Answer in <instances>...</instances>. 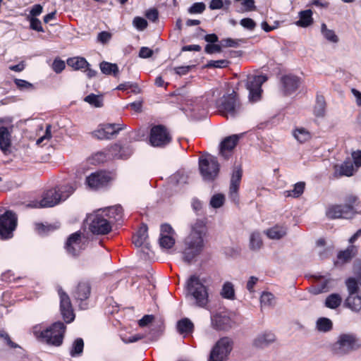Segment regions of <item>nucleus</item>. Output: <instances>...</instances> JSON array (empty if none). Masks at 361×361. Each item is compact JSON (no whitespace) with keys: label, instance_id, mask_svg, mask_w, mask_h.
<instances>
[{"label":"nucleus","instance_id":"f257e3e1","mask_svg":"<svg viewBox=\"0 0 361 361\" xmlns=\"http://www.w3.org/2000/svg\"><path fill=\"white\" fill-rule=\"evenodd\" d=\"M207 233L205 223L202 220H197L191 225L190 233L183 241L182 255L183 259L190 263L202 252L204 247V238Z\"/></svg>","mask_w":361,"mask_h":361},{"label":"nucleus","instance_id":"f03ea898","mask_svg":"<svg viewBox=\"0 0 361 361\" xmlns=\"http://www.w3.org/2000/svg\"><path fill=\"white\" fill-rule=\"evenodd\" d=\"M123 209L121 206L109 207L107 210H98L87 216L86 223L93 234L105 235L111 231L113 221L121 218Z\"/></svg>","mask_w":361,"mask_h":361},{"label":"nucleus","instance_id":"7ed1b4c3","mask_svg":"<svg viewBox=\"0 0 361 361\" xmlns=\"http://www.w3.org/2000/svg\"><path fill=\"white\" fill-rule=\"evenodd\" d=\"M76 188V184L73 183L49 189L43 193L41 200L33 202L29 204L28 206L35 208L54 207L60 202L65 201L73 193Z\"/></svg>","mask_w":361,"mask_h":361},{"label":"nucleus","instance_id":"20e7f679","mask_svg":"<svg viewBox=\"0 0 361 361\" xmlns=\"http://www.w3.org/2000/svg\"><path fill=\"white\" fill-rule=\"evenodd\" d=\"M187 295L194 305L200 308H207L209 304V288L200 277L192 275L186 282Z\"/></svg>","mask_w":361,"mask_h":361},{"label":"nucleus","instance_id":"39448f33","mask_svg":"<svg viewBox=\"0 0 361 361\" xmlns=\"http://www.w3.org/2000/svg\"><path fill=\"white\" fill-rule=\"evenodd\" d=\"M66 326L61 322L54 323L45 330L40 331L39 327L35 326L33 333L37 338H41L47 343L55 346H60L63 340Z\"/></svg>","mask_w":361,"mask_h":361},{"label":"nucleus","instance_id":"423d86ee","mask_svg":"<svg viewBox=\"0 0 361 361\" xmlns=\"http://www.w3.org/2000/svg\"><path fill=\"white\" fill-rule=\"evenodd\" d=\"M216 105L221 114L226 117H235L241 109V104L234 92L221 97Z\"/></svg>","mask_w":361,"mask_h":361},{"label":"nucleus","instance_id":"0eeeda50","mask_svg":"<svg viewBox=\"0 0 361 361\" xmlns=\"http://www.w3.org/2000/svg\"><path fill=\"white\" fill-rule=\"evenodd\" d=\"M199 169L204 180H213L219 171V164L215 157L204 156L199 159Z\"/></svg>","mask_w":361,"mask_h":361},{"label":"nucleus","instance_id":"6e6552de","mask_svg":"<svg viewBox=\"0 0 361 361\" xmlns=\"http://www.w3.org/2000/svg\"><path fill=\"white\" fill-rule=\"evenodd\" d=\"M360 346L359 340L354 334H342L338 337L334 350L336 354L343 355L355 350Z\"/></svg>","mask_w":361,"mask_h":361},{"label":"nucleus","instance_id":"1a4fd4ad","mask_svg":"<svg viewBox=\"0 0 361 361\" xmlns=\"http://www.w3.org/2000/svg\"><path fill=\"white\" fill-rule=\"evenodd\" d=\"M233 341L231 338H220L213 347L208 361H226L233 349Z\"/></svg>","mask_w":361,"mask_h":361},{"label":"nucleus","instance_id":"9d476101","mask_svg":"<svg viewBox=\"0 0 361 361\" xmlns=\"http://www.w3.org/2000/svg\"><path fill=\"white\" fill-rule=\"evenodd\" d=\"M360 212L357 211L355 208H353L349 205L344 204H331L326 209V215L331 219H350Z\"/></svg>","mask_w":361,"mask_h":361},{"label":"nucleus","instance_id":"9b49d317","mask_svg":"<svg viewBox=\"0 0 361 361\" xmlns=\"http://www.w3.org/2000/svg\"><path fill=\"white\" fill-rule=\"evenodd\" d=\"M17 226L16 215L11 211H6L0 216V238L8 239L13 236Z\"/></svg>","mask_w":361,"mask_h":361},{"label":"nucleus","instance_id":"f8f14e48","mask_svg":"<svg viewBox=\"0 0 361 361\" xmlns=\"http://www.w3.org/2000/svg\"><path fill=\"white\" fill-rule=\"evenodd\" d=\"M267 80V76L248 75L246 81V87L249 91V99L251 102H257L261 97L262 85Z\"/></svg>","mask_w":361,"mask_h":361},{"label":"nucleus","instance_id":"ddd939ff","mask_svg":"<svg viewBox=\"0 0 361 361\" xmlns=\"http://www.w3.org/2000/svg\"><path fill=\"white\" fill-rule=\"evenodd\" d=\"M171 141V137L166 128L161 125L155 126L151 129L149 142L154 147H162Z\"/></svg>","mask_w":361,"mask_h":361},{"label":"nucleus","instance_id":"4468645a","mask_svg":"<svg viewBox=\"0 0 361 361\" xmlns=\"http://www.w3.org/2000/svg\"><path fill=\"white\" fill-rule=\"evenodd\" d=\"M58 293L60 298V310L62 317L66 323H70L75 319L70 298L61 288L58 289Z\"/></svg>","mask_w":361,"mask_h":361},{"label":"nucleus","instance_id":"2eb2a0df","mask_svg":"<svg viewBox=\"0 0 361 361\" xmlns=\"http://www.w3.org/2000/svg\"><path fill=\"white\" fill-rule=\"evenodd\" d=\"M123 127L124 125L116 123L103 124L93 132V135L99 140L111 139L114 135L118 134Z\"/></svg>","mask_w":361,"mask_h":361},{"label":"nucleus","instance_id":"dca6fc26","mask_svg":"<svg viewBox=\"0 0 361 361\" xmlns=\"http://www.w3.org/2000/svg\"><path fill=\"white\" fill-rule=\"evenodd\" d=\"M65 248L67 252L72 255L76 256L85 248V243L81 238V233L75 232L71 234L68 238Z\"/></svg>","mask_w":361,"mask_h":361},{"label":"nucleus","instance_id":"f3484780","mask_svg":"<svg viewBox=\"0 0 361 361\" xmlns=\"http://www.w3.org/2000/svg\"><path fill=\"white\" fill-rule=\"evenodd\" d=\"M110 180V176L108 173L103 171L92 173L87 177L86 183L92 189H98L106 185Z\"/></svg>","mask_w":361,"mask_h":361},{"label":"nucleus","instance_id":"a211bd4d","mask_svg":"<svg viewBox=\"0 0 361 361\" xmlns=\"http://www.w3.org/2000/svg\"><path fill=\"white\" fill-rule=\"evenodd\" d=\"M242 169L240 167H236L234 169L231 176L229 188V197L233 202H236L238 200V191L242 178Z\"/></svg>","mask_w":361,"mask_h":361},{"label":"nucleus","instance_id":"6ab92c4d","mask_svg":"<svg viewBox=\"0 0 361 361\" xmlns=\"http://www.w3.org/2000/svg\"><path fill=\"white\" fill-rule=\"evenodd\" d=\"M133 152V149L130 145H120L115 144L110 146L109 155L115 159H126L129 158Z\"/></svg>","mask_w":361,"mask_h":361},{"label":"nucleus","instance_id":"aec40b11","mask_svg":"<svg viewBox=\"0 0 361 361\" xmlns=\"http://www.w3.org/2000/svg\"><path fill=\"white\" fill-rule=\"evenodd\" d=\"M212 325L219 330H226L231 326V319L224 312L216 313L211 316Z\"/></svg>","mask_w":361,"mask_h":361},{"label":"nucleus","instance_id":"412c9836","mask_svg":"<svg viewBox=\"0 0 361 361\" xmlns=\"http://www.w3.org/2000/svg\"><path fill=\"white\" fill-rule=\"evenodd\" d=\"M357 253V247L350 245L345 250L340 251L337 255V259L335 261L336 266H341L349 262Z\"/></svg>","mask_w":361,"mask_h":361},{"label":"nucleus","instance_id":"4be33fe9","mask_svg":"<svg viewBox=\"0 0 361 361\" xmlns=\"http://www.w3.org/2000/svg\"><path fill=\"white\" fill-rule=\"evenodd\" d=\"M240 136L238 135H233L226 137L220 144V154L225 159L229 156V153L237 145Z\"/></svg>","mask_w":361,"mask_h":361},{"label":"nucleus","instance_id":"5701e85b","mask_svg":"<svg viewBox=\"0 0 361 361\" xmlns=\"http://www.w3.org/2000/svg\"><path fill=\"white\" fill-rule=\"evenodd\" d=\"M147 226L146 224H142L137 233L133 236V243L136 247H144L149 249V244L147 242Z\"/></svg>","mask_w":361,"mask_h":361},{"label":"nucleus","instance_id":"b1692460","mask_svg":"<svg viewBox=\"0 0 361 361\" xmlns=\"http://www.w3.org/2000/svg\"><path fill=\"white\" fill-rule=\"evenodd\" d=\"M283 91L286 94H290L298 87L299 78L294 75H286L281 79Z\"/></svg>","mask_w":361,"mask_h":361},{"label":"nucleus","instance_id":"393cba45","mask_svg":"<svg viewBox=\"0 0 361 361\" xmlns=\"http://www.w3.org/2000/svg\"><path fill=\"white\" fill-rule=\"evenodd\" d=\"M11 145V131L5 126L0 127V149L4 153L9 151Z\"/></svg>","mask_w":361,"mask_h":361},{"label":"nucleus","instance_id":"a878e982","mask_svg":"<svg viewBox=\"0 0 361 361\" xmlns=\"http://www.w3.org/2000/svg\"><path fill=\"white\" fill-rule=\"evenodd\" d=\"M275 335L270 331H265L258 335L254 340V345L257 348H264L275 341Z\"/></svg>","mask_w":361,"mask_h":361},{"label":"nucleus","instance_id":"bb28decb","mask_svg":"<svg viewBox=\"0 0 361 361\" xmlns=\"http://www.w3.org/2000/svg\"><path fill=\"white\" fill-rule=\"evenodd\" d=\"M335 170L336 173H338L339 176H351L357 171L350 159L345 160L341 165H336Z\"/></svg>","mask_w":361,"mask_h":361},{"label":"nucleus","instance_id":"cd10ccee","mask_svg":"<svg viewBox=\"0 0 361 361\" xmlns=\"http://www.w3.org/2000/svg\"><path fill=\"white\" fill-rule=\"evenodd\" d=\"M90 286L87 282H80L74 292L76 300L83 301L87 300L90 295Z\"/></svg>","mask_w":361,"mask_h":361},{"label":"nucleus","instance_id":"c85d7f7f","mask_svg":"<svg viewBox=\"0 0 361 361\" xmlns=\"http://www.w3.org/2000/svg\"><path fill=\"white\" fill-rule=\"evenodd\" d=\"M287 233V228L283 226L276 225L265 231V234L270 239L279 240Z\"/></svg>","mask_w":361,"mask_h":361},{"label":"nucleus","instance_id":"c756f323","mask_svg":"<svg viewBox=\"0 0 361 361\" xmlns=\"http://www.w3.org/2000/svg\"><path fill=\"white\" fill-rule=\"evenodd\" d=\"M345 306L354 312H359L361 310V294L348 295L345 300Z\"/></svg>","mask_w":361,"mask_h":361},{"label":"nucleus","instance_id":"7c9ffc66","mask_svg":"<svg viewBox=\"0 0 361 361\" xmlns=\"http://www.w3.org/2000/svg\"><path fill=\"white\" fill-rule=\"evenodd\" d=\"M299 17L300 19L296 22V25L300 27H306L313 23L312 11L310 9L301 11L299 13Z\"/></svg>","mask_w":361,"mask_h":361},{"label":"nucleus","instance_id":"2f4dec72","mask_svg":"<svg viewBox=\"0 0 361 361\" xmlns=\"http://www.w3.org/2000/svg\"><path fill=\"white\" fill-rule=\"evenodd\" d=\"M67 64L75 71L81 70L90 66L89 63L85 58L79 56L68 59L67 60Z\"/></svg>","mask_w":361,"mask_h":361},{"label":"nucleus","instance_id":"473e14b6","mask_svg":"<svg viewBox=\"0 0 361 361\" xmlns=\"http://www.w3.org/2000/svg\"><path fill=\"white\" fill-rule=\"evenodd\" d=\"M101 71L105 75H114L116 76L118 73V67L116 63L102 61L99 64Z\"/></svg>","mask_w":361,"mask_h":361},{"label":"nucleus","instance_id":"72a5a7b5","mask_svg":"<svg viewBox=\"0 0 361 361\" xmlns=\"http://www.w3.org/2000/svg\"><path fill=\"white\" fill-rule=\"evenodd\" d=\"M305 187V182H298L294 185L293 189L290 190H286L284 195L286 197H298L304 192Z\"/></svg>","mask_w":361,"mask_h":361},{"label":"nucleus","instance_id":"f704fd0d","mask_svg":"<svg viewBox=\"0 0 361 361\" xmlns=\"http://www.w3.org/2000/svg\"><path fill=\"white\" fill-rule=\"evenodd\" d=\"M333 323L326 317H321L317 320L316 328L319 331L327 332L332 329Z\"/></svg>","mask_w":361,"mask_h":361},{"label":"nucleus","instance_id":"c9c22d12","mask_svg":"<svg viewBox=\"0 0 361 361\" xmlns=\"http://www.w3.org/2000/svg\"><path fill=\"white\" fill-rule=\"evenodd\" d=\"M84 348V341L82 338H76L70 349V355L71 357H77L81 355Z\"/></svg>","mask_w":361,"mask_h":361},{"label":"nucleus","instance_id":"e433bc0d","mask_svg":"<svg viewBox=\"0 0 361 361\" xmlns=\"http://www.w3.org/2000/svg\"><path fill=\"white\" fill-rule=\"evenodd\" d=\"M193 324L187 318L180 320L177 324V329L180 334H188L193 330Z\"/></svg>","mask_w":361,"mask_h":361},{"label":"nucleus","instance_id":"4c0bfd02","mask_svg":"<svg viewBox=\"0 0 361 361\" xmlns=\"http://www.w3.org/2000/svg\"><path fill=\"white\" fill-rule=\"evenodd\" d=\"M341 301L342 299L340 295L333 293L326 298L325 305L330 309H336L341 305Z\"/></svg>","mask_w":361,"mask_h":361},{"label":"nucleus","instance_id":"58836bf2","mask_svg":"<svg viewBox=\"0 0 361 361\" xmlns=\"http://www.w3.org/2000/svg\"><path fill=\"white\" fill-rule=\"evenodd\" d=\"M221 295L224 298L233 300L235 298V290L233 285L231 282H226L222 287Z\"/></svg>","mask_w":361,"mask_h":361},{"label":"nucleus","instance_id":"ea45409f","mask_svg":"<svg viewBox=\"0 0 361 361\" xmlns=\"http://www.w3.org/2000/svg\"><path fill=\"white\" fill-rule=\"evenodd\" d=\"M262 245L261 235L259 232H253L250 237V247L252 250H259Z\"/></svg>","mask_w":361,"mask_h":361},{"label":"nucleus","instance_id":"a19ab883","mask_svg":"<svg viewBox=\"0 0 361 361\" xmlns=\"http://www.w3.org/2000/svg\"><path fill=\"white\" fill-rule=\"evenodd\" d=\"M321 32L325 39L328 41L333 43H337L338 42V37L335 34L334 31L333 30L328 29L325 23L322 24Z\"/></svg>","mask_w":361,"mask_h":361},{"label":"nucleus","instance_id":"79ce46f5","mask_svg":"<svg viewBox=\"0 0 361 361\" xmlns=\"http://www.w3.org/2000/svg\"><path fill=\"white\" fill-rule=\"evenodd\" d=\"M293 136L300 143L307 142L311 137L310 132L302 128H297L293 132Z\"/></svg>","mask_w":361,"mask_h":361},{"label":"nucleus","instance_id":"37998d69","mask_svg":"<svg viewBox=\"0 0 361 361\" xmlns=\"http://www.w3.org/2000/svg\"><path fill=\"white\" fill-rule=\"evenodd\" d=\"M262 307H273L275 305V297L269 292H263L260 297Z\"/></svg>","mask_w":361,"mask_h":361},{"label":"nucleus","instance_id":"c03bdc74","mask_svg":"<svg viewBox=\"0 0 361 361\" xmlns=\"http://www.w3.org/2000/svg\"><path fill=\"white\" fill-rule=\"evenodd\" d=\"M326 108V102L323 96H317L314 109V114L317 116H323Z\"/></svg>","mask_w":361,"mask_h":361},{"label":"nucleus","instance_id":"a18cd8bd","mask_svg":"<svg viewBox=\"0 0 361 361\" xmlns=\"http://www.w3.org/2000/svg\"><path fill=\"white\" fill-rule=\"evenodd\" d=\"M84 101L97 108L102 107L103 106L102 95L90 94L85 97Z\"/></svg>","mask_w":361,"mask_h":361},{"label":"nucleus","instance_id":"49530a36","mask_svg":"<svg viewBox=\"0 0 361 361\" xmlns=\"http://www.w3.org/2000/svg\"><path fill=\"white\" fill-rule=\"evenodd\" d=\"M345 284L347 286L348 295H360V290L357 286L356 280L353 278H349L346 280Z\"/></svg>","mask_w":361,"mask_h":361},{"label":"nucleus","instance_id":"de8ad7c7","mask_svg":"<svg viewBox=\"0 0 361 361\" xmlns=\"http://www.w3.org/2000/svg\"><path fill=\"white\" fill-rule=\"evenodd\" d=\"M110 152V147L104 149L103 151L99 152L96 153L92 159L94 160L97 163H102L107 160H111L115 159L114 157H111L109 155Z\"/></svg>","mask_w":361,"mask_h":361},{"label":"nucleus","instance_id":"09e8293b","mask_svg":"<svg viewBox=\"0 0 361 361\" xmlns=\"http://www.w3.org/2000/svg\"><path fill=\"white\" fill-rule=\"evenodd\" d=\"M159 243L162 249L168 250L174 245L175 240L172 235H164L160 236Z\"/></svg>","mask_w":361,"mask_h":361},{"label":"nucleus","instance_id":"8fccbe9b","mask_svg":"<svg viewBox=\"0 0 361 361\" xmlns=\"http://www.w3.org/2000/svg\"><path fill=\"white\" fill-rule=\"evenodd\" d=\"M225 201V197L223 194L214 195L210 200V205L215 209L221 207Z\"/></svg>","mask_w":361,"mask_h":361},{"label":"nucleus","instance_id":"3c124183","mask_svg":"<svg viewBox=\"0 0 361 361\" xmlns=\"http://www.w3.org/2000/svg\"><path fill=\"white\" fill-rule=\"evenodd\" d=\"M27 19L30 22V27L32 30L37 31V32H44V30L42 26V23L38 18L27 16Z\"/></svg>","mask_w":361,"mask_h":361},{"label":"nucleus","instance_id":"603ef678","mask_svg":"<svg viewBox=\"0 0 361 361\" xmlns=\"http://www.w3.org/2000/svg\"><path fill=\"white\" fill-rule=\"evenodd\" d=\"M229 61L225 59L213 61L211 60L207 62L206 67L207 68H226L228 66Z\"/></svg>","mask_w":361,"mask_h":361},{"label":"nucleus","instance_id":"864d4df0","mask_svg":"<svg viewBox=\"0 0 361 361\" xmlns=\"http://www.w3.org/2000/svg\"><path fill=\"white\" fill-rule=\"evenodd\" d=\"M14 83L16 84L17 87L20 90L34 89L33 85L25 80L16 78L14 80Z\"/></svg>","mask_w":361,"mask_h":361},{"label":"nucleus","instance_id":"5fc2aeb1","mask_svg":"<svg viewBox=\"0 0 361 361\" xmlns=\"http://www.w3.org/2000/svg\"><path fill=\"white\" fill-rule=\"evenodd\" d=\"M206 6L202 2H197L193 4L188 9V12L191 14L202 13L205 10Z\"/></svg>","mask_w":361,"mask_h":361},{"label":"nucleus","instance_id":"6e6d98bb","mask_svg":"<svg viewBox=\"0 0 361 361\" xmlns=\"http://www.w3.org/2000/svg\"><path fill=\"white\" fill-rule=\"evenodd\" d=\"M0 338L10 348H19V345L13 342L9 335L4 331H0Z\"/></svg>","mask_w":361,"mask_h":361},{"label":"nucleus","instance_id":"4d7b16f0","mask_svg":"<svg viewBox=\"0 0 361 361\" xmlns=\"http://www.w3.org/2000/svg\"><path fill=\"white\" fill-rule=\"evenodd\" d=\"M240 24L245 29L252 31L256 27L255 22L250 18H243L240 21Z\"/></svg>","mask_w":361,"mask_h":361},{"label":"nucleus","instance_id":"13d9d810","mask_svg":"<svg viewBox=\"0 0 361 361\" xmlns=\"http://www.w3.org/2000/svg\"><path fill=\"white\" fill-rule=\"evenodd\" d=\"M133 25L134 26L139 30H145L147 26V20L141 17H135L133 19Z\"/></svg>","mask_w":361,"mask_h":361},{"label":"nucleus","instance_id":"bf43d9fd","mask_svg":"<svg viewBox=\"0 0 361 361\" xmlns=\"http://www.w3.org/2000/svg\"><path fill=\"white\" fill-rule=\"evenodd\" d=\"M35 229L37 232L40 234H46L50 231L54 230V227L51 225H44L43 224H36Z\"/></svg>","mask_w":361,"mask_h":361},{"label":"nucleus","instance_id":"052dcab7","mask_svg":"<svg viewBox=\"0 0 361 361\" xmlns=\"http://www.w3.org/2000/svg\"><path fill=\"white\" fill-rule=\"evenodd\" d=\"M204 51L206 53L209 54H212L214 53H220L221 51V45L215 44H208L206 45L204 48Z\"/></svg>","mask_w":361,"mask_h":361},{"label":"nucleus","instance_id":"680f3d73","mask_svg":"<svg viewBox=\"0 0 361 361\" xmlns=\"http://www.w3.org/2000/svg\"><path fill=\"white\" fill-rule=\"evenodd\" d=\"M65 67V62L61 59H56L52 63V68L56 73H61Z\"/></svg>","mask_w":361,"mask_h":361},{"label":"nucleus","instance_id":"e2e57ef3","mask_svg":"<svg viewBox=\"0 0 361 361\" xmlns=\"http://www.w3.org/2000/svg\"><path fill=\"white\" fill-rule=\"evenodd\" d=\"M221 47H236L238 45V42L232 38L223 39L220 42Z\"/></svg>","mask_w":361,"mask_h":361},{"label":"nucleus","instance_id":"0e129e2a","mask_svg":"<svg viewBox=\"0 0 361 361\" xmlns=\"http://www.w3.org/2000/svg\"><path fill=\"white\" fill-rule=\"evenodd\" d=\"M111 38V34L106 31H102L97 35V41L102 44L107 43Z\"/></svg>","mask_w":361,"mask_h":361},{"label":"nucleus","instance_id":"69168bd1","mask_svg":"<svg viewBox=\"0 0 361 361\" xmlns=\"http://www.w3.org/2000/svg\"><path fill=\"white\" fill-rule=\"evenodd\" d=\"M352 157L354 167L357 170L361 166V151L354 152Z\"/></svg>","mask_w":361,"mask_h":361},{"label":"nucleus","instance_id":"338daca9","mask_svg":"<svg viewBox=\"0 0 361 361\" xmlns=\"http://www.w3.org/2000/svg\"><path fill=\"white\" fill-rule=\"evenodd\" d=\"M43 11V7L40 4H35L30 11L28 16L36 18L39 16Z\"/></svg>","mask_w":361,"mask_h":361},{"label":"nucleus","instance_id":"774afa93","mask_svg":"<svg viewBox=\"0 0 361 361\" xmlns=\"http://www.w3.org/2000/svg\"><path fill=\"white\" fill-rule=\"evenodd\" d=\"M154 317L152 314H146L138 321V324L141 327H144L152 323Z\"/></svg>","mask_w":361,"mask_h":361}]
</instances>
